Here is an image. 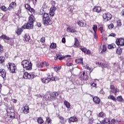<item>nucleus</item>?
Returning <instances> with one entry per match:
<instances>
[{"instance_id": "obj_1", "label": "nucleus", "mask_w": 124, "mask_h": 124, "mask_svg": "<svg viewBox=\"0 0 124 124\" xmlns=\"http://www.w3.org/2000/svg\"><path fill=\"white\" fill-rule=\"evenodd\" d=\"M43 23L45 26H49L52 25L53 22L49 17V15L47 13H44L43 16Z\"/></svg>"}, {"instance_id": "obj_2", "label": "nucleus", "mask_w": 124, "mask_h": 124, "mask_svg": "<svg viewBox=\"0 0 124 124\" xmlns=\"http://www.w3.org/2000/svg\"><path fill=\"white\" fill-rule=\"evenodd\" d=\"M21 65L23 67V68H25L26 70H31L32 66V63L31 62H29L28 60H24L21 62Z\"/></svg>"}, {"instance_id": "obj_3", "label": "nucleus", "mask_w": 124, "mask_h": 124, "mask_svg": "<svg viewBox=\"0 0 124 124\" xmlns=\"http://www.w3.org/2000/svg\"><path fill=\"white\" fill-rule=\"evenodd\" d=\"M34 77H35V75H34V73H31L29 74L27 72L24 73V75H23L24 79L31 80V79H33Z\"/></svg>"}, {"instance_id": "obj_4", "label": "nucleus", "mask_w": 124, "mask_h": 124, "mask_svg": "<svg viewBox=\"0 0 124 124\" xmlns=\"http://www.w3.org/2000/svg\"><path fill=\"white\" fill-rule=\"evenodd\" d=\"M7 67L11 73H14V72H15V70L16 69V66L15 65V64L13 63H8V64H7Z\"/></svg>"}, {"instance_id": "obj_5", "label": "nucleus", "mask_w": 124, "mask_h": 124, "mask_svg": "<svg viewBox=\"0 0 124 124\" xmlns=\"http://www.w3.org/2000/svg\"><path fill=\"white\" fill-rule=\"evenodd\" d=\"M103 18L105 22H108L112 19V15L109 13H105L103 15Z\"/></svg>"}, {"instance_id": "obj_6", "label": "nucleus", "mask_w": 124, "mask_h": 124, "mask_svg": "<svg viewBox=\"0 0 124 124\" xmlns=\"http://www.w3.org/2000/svg\"><path fill=\"white\" fill-rule=\"evenodd\" d=\"M110 94H112V93H114L115 95H117V94H118V93H119V89H118V88H115V86L113 85H110Z\"/></svg>"}, {"instance_id": "obj_7", "label": "nucleus", "mask_w": 124, "mask_h": 124, "mask_svg": "<svg viewBox=\"0 0 124 124\" xmlns=\"http://www.w3.org/2000/svg\"><path fill=\"white\" fill-rule=\"evenodd\" d=\"M116 43L118 46L121 47V46H124V39L122 38H118L116 39Z\"/></svg>"}, {"instance_id": "obj_8", "label": "nucleus", "mask_w": 124, "mask_h": 124, "mask_svg": "<svg viewBox=\"0 0 124 124\" xmlns=\"http://www.w3.org/2000/svg\"><path fill=\"white\" fill-rule=\"evenodd\" d=\"M33 27V23L28 21L27 23L25 24L24 26L22 27V28L28 29L29 30H31V29H32Z\"/></svg>"}, {"instance_id": "obj_9", "label": "nucleus", "mask_w": 124, "mask_h": 124, "mask_svg": "<svg viewBox=\"0 0 124 124\" xmlns=\"http://www.w3.org/2000/svg\"><path fill=\"white\" fill-rule=\"evenodd\" d=\"M59 95V93L56 92L51 93L49 94V96H50V98L51 99V101H54V100H56V98H57V96Z\"/></svg>"}, {"instance_id": "obj_10", "label": "nucleus", "mask_w": 124, "mask_h": 124, "mask_svg": "<svg viewBox=\"0 0 124 124\" xmlns=\"http://www.w3.org/2000/svg\"><path fill=\"white\" fill-rule=\"evenodd\" d=\"M48 66H49V63L46 62L38 64V67H40V68H43V67H46V68H48Z\"/></svg>"}, {"instance_id": "obj_11", "label": "nucleus", "mask_w": 124, "mask_h": 124, "mask_svg": "<svg viewBox=\"0 0 124 124\" xmlns=\"http://www.w3.org/2000/svg\"><path fill=\"white\" fill-rule=\"evenodd\" d=\"M79 78H80L82 81H87L88 80V76L85 75V72H83L82 73L80 74Z\"/></svg>"}, {"instance_id": "obj_12", "label": "nucleus", "mask_w": 124, "mask_h": 124, "mask_svg": "<svg viewBox=\"0 0 124 124\" xmlns=\"http://www.w3.org/2000/svg\"><path fill=\"white\" fill-rule=\"evenodd\" d=\"M25 8L27 9L31 13V14H34V9L31 7V6L29 4H26L25 5Z\"/></svg>"}, {"instance_id": "obj_13", "label": "nucleus", "mask_w": 124, "mask_h": 124, "mask_svg": "<svg viewBox=\"0 0 124 124\" xmlns=\"http://www.w3.org/2000/svg\"><path fill=\"white\" fill-rule=\"evenodd\" d=\"M23 114H29L30 113V107L28 106H25L22 108Z\"/></svg>"}, {"instance_id": "obj_14", "label": "nucleus", "mask_w": 124, "mask_h": 124, "mask_svg": "<svg viewBox=\"0 0 124 124\" xmlns=\"http://www.w3.org/2000/svg\"><path fill=\"white\" fill-rule=\"evenodd\" d=\"M56 9H57V8H56L55 6L50 8L49 11V15L50 16H51V17H53L54 16L55 11H56Z\"/></svg>"}, {"instance_id": "obj_15", "label": "nucleus", "mask_w": 124, "mask_h": 124, "mask_svg": "<svg viewBox=\"0 0 124 124\" xmlns=\"http://www.w3.org/2000/svg\"><path fill=\"white\" fill-rule=\"evenodd\" d=\"M0 76L2 77V78H5L6 77V72L5 70L3 69H0Z\"/></svg>"}, {"instance_id": "obj_16", "label": "nucleus", "mask_w": 124, "mask_h": 124, "mask_svg": "<svg viewBox=\"0 0 124 124\" xmlns=\"http://www.w3.org/2000/svg\"><path fill=\"white\" fill-rule=\"evenodd\" d=\"M100 123L102 124H110L111 123H110V119L107 118H104V120L100 121Z\"/></svg>"}, {"instance_id": "obj_17", "label": "nucleus", "mask_w": 124, "mask_h": 124, "mask_svg": "<svg viewBox=\"0 0 124 124\" xmlns=\"http://www.w3.org/2000/svg\"><path fill=\"white\" fill-rule=\"evenodd\" d=\"M30 39L31 37L28 34H26L25 36L23 37V41L25 43L27 42H29Z\"/></svg>"}, {"instance_id": "obj_18", "label": "nucleus", "mask_w": 124, "mask_h": 124, "mask_svg": "<svg viewBox=\"0 0 124 124\" xmlns=\"http://www.w3.org/2000/svg\"><path fill=\"white\" fill-rule=\"evenodd\" d=\"M16 3L15 2H12L8 7L9 10H11V9H13L16 7Z\"/></svg>"}, {"instance_id": "obj_19", "label": "nucleus", "mask_w": 124, "mask_h": 124, "mask_svg": "<svg viewBox=\"0 0 124 124\" xmlns=\"http://www.w3.org/2000/svg\"><path fill=\"white\" fill-rule=\"evenodd\" d=\"M93 11L94 12L99 13L101 11V7H100V6H95L93 9Z\"/></svg>"}, {"instance_id": "obj_20", "label": "nucleus", "mask_w": 124, "mask_h": 124, "mask_svg": "<svg viewBox=\"0 0 124 124\" xmlns=\"http://www.w3.org/2000/svg\"><path fill=\"white\" fill-rule=\"evenodd\" d=\"M93 101L95 104H99L100 103V99L97 96H95L93 98Z\"/></svg>"}, {"instance_id": "obj_21", "label": "nucleus", "mask_w": 124, "mask_h": 124, "mask_svg": "<svg viewBox=\"0 0 124 124\" xmlns=\"http://www.w3.org/2000/svg\"><path fill=\"white\" fill-rule=\"evenodd\" d=\"M67 31H68V32H72V33H74L77 32L75 29H72V27H68L67 28Z\"/></svg>"}, {"instance_id": "obj_22", "label": "nucleus", "mask_w": 124, "mask_h": 124, "mask_svg": "<svg viewBox=\"0 0 124 124\" xmlns=\"http://www.w3.org/2000/svg\"><path fill=\"white\" fill-rule=\"evenodd\" d=\"M79 46V41L77 38H75V43L74 45V47L75 48H78Z\"/></svg>"}, {"instance_id": "obj_23", "label": "nucleus", "mask_w": 124, "mask_h": 124, "mask_svg": "<svg viewBox=\"0 0 124 124\" xmlns=\"http://www.w3.org/2000/svg\"><path fill=\"white\" fill-rule=\"evenodd\" d=\"M34 20H35V18H34V16H33V15H31L29 17L28 22H29L30 23H32V24H33V22H34Z\"/></svg>"}, {"instance_id": "obj_24", "label": "nucleus", "mask_w": 124, "mask_h": 124, "mask_svg": "<svg viewBox=\"0 0 124 124\" xmlns=\"http://www.w3.org/2000/svg\"><path fill=\"white\" fill-rule=\"evenodd\" d=\"M43 98L44 99H45V100H46V101H52V100L51 99V97L50 96V95H45L44 96H43Z\"/></svg>"}, {"instance_id": "obj_25", "label": "nucleus", "mask_w": 124, "mask_h": 124, "mask_svg": "<svg viewBox=\"0 0 124 124\" xmlns=\"http://www.w3.org/2000/svg\"><path fill=\"white\" fill-rule=\"evenodd\" d=\"M78 119L75 117H70L69 119V123H74V122H77Z\"/></svg>"}, {"instance_id": "obj_26", "label": "nucleus", "mask_w": 124, "mask_h": 124, "mask_svg": "<svg viewBox=\"0 0 124 124\" xmlns=\"http://www.w3.org/2000/svg\"><path fill=\"white\" fill-rule=\"evenodd\" d=\"M41 81L44 84H48V83L49 82V79L47 78H42Z\"/></svg>"}, {"instance_id": "obj_27", "label": "nucleus", "mask_w": 124, "mask_h": 124, "mask_svg": "<svg viewBox=\"0 0 124 124\" xmlns=\"http://www.w3.org/2000/svg\"><path fill=\"white\" fill-rule=\"evenodd\" d=\"M5 62V57L3 56H0V63H3Z\"/></svg>"}, {"instance_id": "obj_28", "label": "nucleus", "mask_w": 124, "mask_h": 124, "mask_svg": "<svg viewBox=\"0 0 124 124\" xmlns=\"http://www.w3.org/2000/svg\"><path fill=\"white\" fill-rule=\"evenodd\" d=\"M0 38L5 39L6 40H9L10 39V38L7 37V36L5 35H2L1 36H0Z\"/></svg>"}, {"instance_id": "obj_29", "label": "nucleus", "mask_w": 124, "mask_h": 124, "mask_svg": "<svg viewBox=\"0 0 124 124\" xmlns=\"http://www.w3.org/2000/svg\"><path fill=\"white\" fill-rule=\"evenodd\" d=\"M22 31H23V30H22V28H18L16 31V32L18 35H20V34L22 33Z\"/></svg>"}, {"instance_id": "obj_30", "label": "nucleus", "mask_w": 124, "mask_h": 124, "mask_svg": "<svg viewBox=\"0 0 124 124\" xmlns=\"http://www.w3.org/2000/svg\"><path fill=\"white\" fill-rule=\"evenodd\" d=\"M122 52L123 50H122V48H121V47H118L117 49L116 53L118 54V55H121Z\"/></svg>"}, {"instance_id": "obj_31", "label": "nucleus", "mask_w": 124, "mask_h": 124, "mask_svg": "<svg viewBox=\"0 0 124 124\" xmlns=\"http://www.w3.org/2000/svg\"><path fill=\"white\" fill-rule=\"evenodd\" d=\"M0 9L2 10V11H3V12H6L7 10H8V8H6V7L4 6H2L0 7Z\"/></svg>"}, {"instance_id": "obj_32", "label": "nucleus", "mask_w": 124, "mask_h": 124, "mask_svg": "<svg viewBox=\"0 0 124 124\" xmlns=\"http://www.w3.org/2000/svg\"><path fill=\"white\" fill-rule=\"evenodd\" d=\"M50 47L51 48V49H56V48L57 47V44L52 43L50 45Z\"/></svg>"}, {"instance_id": "obj_33", "label": "nucleus", "mask_w": 124, "mask_h": 124, "mask_svg": "<svg viewBox=\"0 0 124 124\" xmlns=\"http://www.w3.org/2000/svg\"><path fill=\"white\" fill-rule=\"evenodd\" d=\"M64 104L67 108H70V103L69 102H67V101H64Z\"/></svg>"}, {"instance_id": "obj_34", "label": "nucleus", "mask_w": 124, "mask_h": 124, "mask_svg": "<svg viewBox=\"0 0 124 124\" xmlns=\"http://www.w3.org/2000/svg\"><path fill=\"white\" fill-rule=\"evenodd\" d=\"M37 122L38 123V124H42L43 123H44V121L43 120L42 118L39 117L37 119Z\"/></svg>"}, {"instance_id": "obj_35", "label": "nucleus", "mask_w": 124, "mask_h": 124, "mask_svg": "<svg viewBox=\"0 0 124 124\" xmlns=\"http://www.w3.org/2000/svg\"><path fill=\"white\" fill-rule=\"evenodd\" d=\"M108 99H111V100H113V101H116L117 99H116V97L115 96L110 95L108 97Z\"/></svg>"}, {"instance_id": "obj_36", "label": "nucleus", "mask_w": 124, "mask_h": 124, "mask_svg": "<svg viewBox=\"0 0 124 124\" xmlns=\"http://www.w3.org/2000/svg\"><path fill=\"white\" fill-rule=\"evenodd\" d=\"M47 75V79L49 80V79H50L51 77H53V76H54V73H51L50 74V73H48L46 74Z\"/></svg>"}, {"instance_id": "obj_37", "label": "nucleus", "mask_w": 124, "mask_h": 124, "mask_svg": "<svg viewBox=\"0 0 124 124\" xmlns=\"http://www.w3.org/2000/svg\"><path fill=\"white\" fill-rule=\"evenodd\" d=\"M108 48V49H114V48H116V45L114 44L109 45Z\"/></svg>"}, {"instance_id": "obj_38", "label": "nucleus", "mask_w": 124, "mask_h": 124, "mask_svg": "<svg viewBox=\"0 0 124 124\" xmlns=\"http://www.w3.org/2000/svg\"><path fill=\"white\" fill-rule=\"evenodd\" d=\"M98 117L100 118H104L105 117V114L103 112H101L98 114Z\"/></svg>"}, {"instance_id": "obj_39", "label": "nucleus", "mask_w": 124, "mask_h": 124, "mask_svg": "<svg viewBox=\"0 0 124 124\" xmlns=\"http://www.w3.org/2000/svg\"><path fill=\"white\" fill-rule=\"evenodd\" d=\"M108 66H109V64L108 63H102L101 67H102V68H107Z\"/></svg>"}, {"instance_id": "obj_40", "label": "nucleus", "mask_w": 124, "mask_h": 124, "mask_svg": "<svg viewBox=\"0 0 124 124\" xmlns=\"http://www.w3.org/2000/svg\"><path fill=\"white\" fill-rule=\"evenodd\" d=\"M116 100L120 102L123 101V97H122V96H119L118 97H117Z\"/></svg>"}, {"instance_id": "obj_41", "label": "nucleus", "mask_w": 124, "mask_h": 124, "mask_svg": "<svg viewBox=\"0 0 124 124\" xmlns=\"http://www.w3.org/2000/svg\"><path fill=\"white\" fill-rule=\"evenodd\" d=\"M46 122L48 123V124H52V120L50 119L48 117L46 118Z\"/></svg>"}, {"instance_id": "obj_42", "label": "nucleus", "mask_w": 124, "mask_h": 124, "mask_svg": "<svg viewBox=\"0 0 124 124\" xmlns=\"http://www.w3.org/2000/svg\"><path fill=\"white\" fill-rule=\"evenodd\" d=\"M78 62L79 64H83V58L78 59Z\"/></svg>"}, {"instance_id": "obj_43", "label": "nucleus", "mask_w": 124, "mask_h": 124, "mask_svg": "<svg viewBox=\"0 0 124 124\" xmlns=\"http://www.w3.org/2000/svg\"><path fill=\"white\" fill-rule=\"evenodd\" d=\"M78 24L80 27H84V26H85V23L81 21L78 22Z\"/></svg>"}, {"instance_id": "obj_44", "label": "nucleus", "mask_w": 124, "mask_h": 124, "mask_svg": "<svg viewBox=\"0 0 124 124\" xmlns=\"http://www.w3.org/2000/svg\"><path fill=\"white\" fill-rule=\"evenodd\" d=\"M61 68H62V66L55 67H54V71H56V72H58Z\"/></svg>"}, {"instance_id": "obj_45", "label": "nucleus", "mask_w": 124, "mask_h": 124, "mask_svg": "<svg viewBox=\"0 0 124 124\" xmlns=\"http://www.w3.org/2000/svg\"><path fill=\"white\" fill-rule=\"evenodd\" d=\"M93 30L94 31V32H96V31H97V26L93 25Z\"/></svg>"}, {"instance_id": "obj_46", "label": "nucleus", "mask_w": 124, "mask_h": 124, "mask_svg": "<svg viewBox=\"0 0 124 124\" xmlns=\"http://www.w3.org/2000/svg\"><path fill=\"white\" fill-rule=\"evenodd\" d=\"M0 53H3V46L0 44Z\"/></svg>"}, {"instance_id": "obj_47", "label": "nucleus", "mask_w": 124, "mask_h": 124, "mask_svg": "<svg viewBox=\"0 0 124 124\" xmlns=\"http://www.w3.org/2000/svg\"><path fill=\"white\" fill-rule=\"evenodd\" d=\"M117 26L118 27H121L122 26V21L121 20L117 21Z\"/></svg>"}, {"instance_id": "obj_48", "label": "nucleus", "mask_w": 124, "mask_h": 124, "mask_svg": "<svg viewBox=\"0 0 124 124\" xmlns=\"http://www.w3.org/2000/svg\"><path fill=\"white\" fill-rule=\"evenodd\" d=\"M40 42L42 43H44L45 42V37H43L41 38V39L40 40Z\"/></svg>"}, {"instance_id": "obj_49", "label": "nucleus", "mask_w": 124, "mask_h": 124, "mask_svg": "<svg viewBox=\"0 0 124 124\" xmlns=\"http://www.w3.org/2000/svg\"><path fill=\"white\" fill-rule=\"evenodd\" d=\"M56 78H54L53 77H52L50 79H48L49 82H50V81H56Z\"/></svg>"}, {"instance_id": "obj_50", "label": "nucleus", "mask_w": 124, "mask_h": 124, "mask_svg": "<svg viewBox=\"0 0 124 124\" xmlns=\"http://www.w3.org/2000/svg\"><path fill=\"white\" fill-rule=\"evenodd\" d=\"M114 28V24H111L108 26V29L109 30H111V29H113Z\"/></svg>"}, {"instance_id": "obj_51", "label": "nucleus", "mask_w": 124, "mask_h": 124, "mask_svg": "<svg viewBox=\"0 0 124 124\" xmlns=\"http://www.w3.org/2000/svg\"><path fill=\"white\" fill-rule=\"evenodd\" d=\"M116 120H115V119H113L111 120V122H110V124H116Z\"/></svg>"}, {"instance_id": "obj_52", "label": "nucleus", "mask_w": 124, "mask_h": 124, "mask_svg": "<svg viewBox=\"0 0 124 124\" xmlns=\"http://www.w3.org/2000/svg\"><path fill=\"white\" fill-rule=\"evenodd\" d=\"M80 50L82 51V52L85 53H86V51H87V48H86V47L81 48Z\"/></svg>"}, {"instance_id": "obj_53", "label": "nucleus", "mask_w": 124, "mask_h": 124, "mask_svg": "<svg viewBox=\"0 0 124 124\" xmlns=\"http://www.w3.org/2000/svg\"><path fill=\"white\" fill-rule=\"evenodd\" d=\"M84 54H87V55H90L91 54V50L87 49L86 52H84Z\"/></svg>"}, {"instance_id": "obj_54", "label": "nucleus", "mask_w": 124, "mask_h": 124, "mask_svg": "<svg viewBox=\"0 0 124 124\" xmlns=\"http://www.w3.org/2000/svg\"><path fill=\"white\" fill-rule=\"evenodd\" d=\"M107 49V48L105 46H103V49L102 52H105L106 50Z\"/></svg>"}, {"instance_id": "obj_55", "label": "nucleus", "mask_w": 124, "mask_h": 124, "mask_svg": "<svg viewBox=\"0 0 124 124\" xmlns=\"http://www.w3.org/2000/svg\"><path fill=\"white\" fill-rule=\"evenodd\" d=\"M99 30L101 31V33H102V32H103V31H104V29H103V28L102 27H100Z\"/></svg>"}, {"instance_id": "obj_56", "label": "nucleus", "mask_w": 124, "mask_h": 124, "mask_svg": "<svg viewBox=\"0 0 124 124\" xmlns=\"http://www.w3.org/2000/svg\"><path fill=\"white\" fill-rule=\"evenodd\" d=\"M93 37L95 39H97V36L96 35V32H94L93 33Z\"/></svg>"}, {"instance_id": "obj_57", "label": "nucleus", "mask_w": 124, "mask_h": 124, "mask_svg": "<svg viewBox=\"0 0 124 124\" xmlns=\"http://www.w3.org/2000/svg\"><path fill=\"white\" fill-rule=\"evenodd\" d=\"M115 36H116V34L114 33H111L109 35V36H112L113 37H115Z\"/></svg>"}, {"instance_id": "obj_58", "label": "nucleus", "mask_w": 124, "mask_h": 124, "mask_svg": "<svg viewBox=\"0 0 124 124\" xmlns=\"http://www.w3.org/2000/svg\"><path fill=\"white\" fill-rule=\"evenodd\" d=\"M100 93L101 94H104V91H103V89H101L100 91Z\"/></svg>"}, {"instance_id": "obj_59", "label": "nucleus", "mask_w": 124, "mask_h": 124, "mask_svg": "<svg viewBox=\"0 0 124 124\" xmlns=\"http://www.w3.org/2000/svg\"><path fill=\"white\" fill-rule=\"evenodd\" d=\"M62 43H65V38L63 37L62 40Z\"/></svg>"}, {"instance_id": "obj_60", "label": "nucleus", "mask_w": 124, "mask_h": 124, "mask_svg": "<svg viewBox=\"0 0 124 124\" xmlns=\"http://www.w3.org/2000/svg\"><path fill=\"white\" fill-rule=\"evenodd\" d=\"M96 64H98L99 65H100L99 66H101V65H102V63L100 62H96Z\"/></svg>"}, {"instance_id": "obj_61", "label": "nucleus", "mask_w": 124, "mask_h": 124, "mask_svg": "<svg viewBox=\"0 0 124 124\" xmlns=\"http://www.w3.org/2000/svg\"><path fill=\"white\" fill-rule=\"evenodd\" d=\"M56 56H57V58H58L59 60H60V58H61L62 57V55L60 54H57Z\"/></svg>"}, {"instance_id": "obj_62", "label": "nucleus", "mask_w": 124, "mask_h": 124, "mask_svg": "<svg viewBox=\"0 0 124 124\" xmlns=\"http://www.w3.org/2000/svg\"><path fill=\"white\" fill-rule=\"evenodd\" d=\"M91 86L92 87H96V83H93L91 84Z\"/></svg>"}, {"instance_id": "obj_63", "label": "nucleus", "mask_w": 124, "mask_h": 124, "mask_svg": "<svg viewBox=\"0 0 124 124\" xmlns=\"http://www.w3.org/2000/svg\"><path fill=\"white\" fill-rule=\"evenodd\" d=\"M66 65L67 66H71V65H72V63H67Z\"/></svg>"}, {"instance_id": "obj_64", "label": "nucleus", "mask_w": 124, "mask_h": 124, "mask_svg": "<svg viewBox=\"0 0 124 124\" xmlns=\"http://www.w3.org/2000/svg\"><path fill=\"white\" fill-rule=\"evenodd\" d=\"M37 26L38 27H41V23H38L37 24Z\"/></svg>"}]
</instances>
